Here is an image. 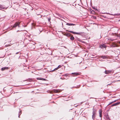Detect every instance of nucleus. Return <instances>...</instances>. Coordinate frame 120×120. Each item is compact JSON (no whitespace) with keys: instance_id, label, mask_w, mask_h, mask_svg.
<instances>
[{"instance_id":"10","label":"nucleus","mask_w":120,"mask_h":120,"mask_svg":"<svg viewBox=\"0 0 120 120\" xmlns=\"http://www.w3.org/2000/svg\"><path fill=\"white\" fill-rule=\"evenodd\" d=\"M66 25L69 26H74L75 25V24H73L72 23H67L66 24Z\"/></svg>"},{"instance_id":"9","label":"nucleus","mask_w":120,"mask_h":120,"mask_svg":"<svg viewBox=\"0 0 120 120\" xmlns=\"http://www.w3.org/2000/svg\"><path fill=\"white\" fill-rule=\"evenodd\" d=\"M72 74L74 75H77L79 74V73H71Z\"/></svg>"},{"instance_id":"19","label":"nucleus","mask_w":120,"mask_h":120,"mask_svg":"<svg viewBox=\"0 0 120 120\" xmlns=\"http://www.w3.org/2000/svg\"><path fill=\"white\" fill-rule=\"evenodd\" d=\"M21 112H22L21 111H20V112H19V116H18L19 118L20 117L19 116H20V115L22 113Z\"/></svg>"},{"instance_id":"3","label":"nucleus","mask_w":120,"mask_h":120,"mask_svg":"<svg viewBox=\"0 0 120 120\" xmlns=\"http://www.w3.org/2000/svg\"><path fill=\"white\" fill-rule=\"evenodd\" d=\"M20 22H15V27L17 26H18V27H19L20 26L19 25L20 24Z\"/></svg>"},{"instance_id":"7","label":"nucleus","mask_w":120,"mask_h":120,"mask_svg":"<svg viewBox=\"0 0 120 120\" xmlns=\"http://www.w3.org/2000/svg\"><path fill=\"white\" fill-rule=\"evenodd\" d=\"M120 104V102L116 103L113 104L111 106H116Z\"/></svg>"},{"instance_id":"5","label":"nucleus","mask_w":120,"mask_h":120,"mask_svg":"<svg viewBox=\"0 0 120 120\" xmlns=\"http://www.w3.org/2000/svg\"><path fill=\"white\" fill-rule=\"evenodd\" d=\"M99 116L100 117H101L102 116V111L101 110H100L99 111Z\"/></svg>"},{"instance_id":"22","label":"nucleus","mask_w":120,"mask_h":120,"mask_svg":"<svg viewBox=\"0 0 120 120\" xmlns=\"http://www.w3.org/2000/svg\"><path fill=\"white\" fill-rule=\"evenodd\" d=\"M61 66L60 65H59L58 67H57V68L58 69L59 68H61Z\"/></svg>"},{"instance_id":"30","label":"nucleus","mask_w":120,"mask_h":120,"mask_svg":"<svg viewBox=\"0 0 120 120\" xmlns=\"http://www.w3.org/2000/svg\"><path fill=\"white\" fill-rule=\"evenodd\" d=\"M119 43L120 44V41H119Z\"/></svg>"},{"instance_id":"31","label":"nucleus","mask_w":120,"mask_h":120,"mask_svg":"<svg viewBox=\"0 0 120 120\" xmlns=\"http://www.w3.org/2000/svg\"><path fill=\"white\" fill-rule=\"evenodd\" d=\"M18 31H19V30H18V31H17V32H18Z\"/></svg>"},{"instance_id":"24","label":"nucleus","mask_w":120,"mask_h":120,"mask_svg":"<svg viewBox=\"0 0 120 120\" xmlns=\"http://www.w3.org/2000/svg\"><path fill=\"white\" fill-rule=\"evenodd\" d=\"M116 101V100H115L114 101L111 102V103H113V102H115Z\"/></svg>"},{"instance_id":"15","label":"nucleus","mask_w":120,"mask_h":120,"mask_svg":"<svg viewBox=\"0 0 120 120\" xmlns=\"http://www.w3.org/2000/svg\"><path fill=\"white\" fill-rule=\"evenodd\" d=\"M74 39V37L73 36H71L70 38V39L71 41L73 40Z\"/></svg>"},{"instance_id":"25","label":"nucleus","mask_w":120,"mask_h":120,"mask_svg":"<svg viewBox=\"0 0 120 120\" xmlns=\"http://www.w3.org/2000/svg\"><path fill=\"white\" fill-rule=\"evenodd\" d=\"M67 74H65L64 75V76H67Z\"/></svg>"},{"instance_id":"17","label":"nucleus","mask_w":120,"mask_h":120,"mask_svg":"<svg viewBox=\"0 0 120 120\" xmlns=\"http://www.w3.org/2000/svg\"><path fill=\"white\" fill-rule=\"evenodd\" d=\"M58 69L57 68L54 69L53 70L51 71L52 72H53L56 70H57Z\"/></svg>"},{"instance_id":"27","label":"nucleus","mask_w":120,"mask_h":120,"mask_svg":"<svg viewBox=\"0 0 120 120\" xmlns=\"http://www.w3.org/2000/svg\"><path fill=\"white\" fill-rule=\"evenodd\" d=\"M60 79H64H64H62V78H60Z\"/></svg>"},{"instance_id":"2","label":"nucleus","mask_w":120,"mask_h":120,"mask_svg":"<svg viewBox=\"0 0 120 120\" xmlns=\"http://www.w3.org/2000/svg\"><path fill=\"white\" fill-rule=\"evenodd\" d=\"M106 74H109L113 73V71L112 70H105L104 72Z\"/></svg>"},{"instance_id":"4","label":"nucleus","mask_w":120,"mask_h":120,"mask_svg":"<svg viewBox=\"0 0 120 120\" xmlns=\"http://www.w3.org/2000/svg\"><path fill=\"white\" fill-rule=\"evenodd\" d=\"M53 91L54 92L56 93L60 92H61V91L59 90H53Z\"/></svg>"},{"instance_id":"18","label":"nucleus","mask_w":120,"mask_h":120,"mask_svg":"<svg viewBox=\"0 0 120 120\" xmlns=\"http://www.w3.org/2000/svg\"><path fill=\"white\" fill-rule=\"evenodd\" d=\"M106 118L108 120H110V119L109 118V117L108 116V115H107V116H106Z\"/></svg>"},{"instance_id":"26","label":"nucleus","mask_w":120,"mask_h":120,"mask_svg":"<svg viewBox=\"0 0 120 120\" xmlns=\"http://www.w3.org/2000/svg\"><path fill=\"white\" fill-rule=\"evenodd\" d=\"M93 8L94 9H95V8L93 7Z\"/></svg>"},{"instance_id":"11","label":"nucleus","mask_w":120,"mask_h":120,"mask_svg":"<svg viewBox=\"0 0 120 120\" xmlns=\"http://www.w3.org/2000/svg\"><path fill=\"white\" fill-rule=\"evenodd\" d=\"M37 80H44V81H46V79H45L42 78H37Z\"/></svg>"},{"instance_id":"16","label":"nucleus","mask_w":120,"mask_h":120,"mask_svg":"<svg viewBox=\"0 0 120 120\" xmlns=\"http://www.w3.org/2000/svg\"><path fill=\"white\" fill-rule=\"evenodd\" d=\"M101 58H102L103 59H105L106 58V57L105 56H101Z\"/></svg>"},{"instance_id":"1","label":"nucleus","mask_w":120,"mask_h":120,"mask_svg":"<svg viewBox=\"0 0 120 120\" xmlns=\"http://www.w3.org/2000/svg\"><path fill=\"white\" fill-rule=\"evenodd\" d=\"M68 32H70L71 33H72V34H78V35H81L83 33L82 32H80L79 33L76 32H74L73 31H68Z\"/></svg>"},{"instance_id":"12","label":"nucleus","mask_w":120,"mask_h":120,"mask_svg":"<svg viewBox=\"0 0 120 120\" xmlns=\"http://www.w3.org/2000/svg\"><path fill=\"white\" fill-rule=\"evenodd\" d=\"M101 47H102L105 48L106 47V45H105V44H103L101 45Z\"/></svg>"},{"instance_id":"13","label":"nucleus","mask_w":120,"mask_h":120,"mask_svg":"<svg viewBox=\"0 0 120 120\" xmlns=\"http://www.w3.org/2000/svg\"><path fill=\"white\" fill-rule=\"evenodd\" d=\"M104 14H109V15H115V14H112L110 13H109L106 12L105 13H104Z\"/></svg>"},{"instance_id":"14","label":"nucleus","mask_w":120,"mask_h":120,"mask_svg":"<svg viewBox=\"0 0 120 120\" xmlns=\"http://www.w3.org/2000/svg\"><path fill=\"white\" fill-rule=\"evenodd\" d=\"M96 115H92V119H93V120H94V119L96 117Z\"/></svg>"},{"instance_id":"21","label":"nucleus","mask_w":120,"mask_h":120,"mask_svg":"<svg viewBox=\"0 0 120 120\" xmlns=\"http://www.w3.org/2000/svg\"><path fill=\"white\" fill-rule=\"evenodd\" d=\"M115 15H116L120 16V13L115 14Z\"/></svg>"},{"instance_id":"23","label":"nucleus","mask_w":120,"mask_h":120,"mask_svg":"<svg viewBox=\"0 0 120 120\" xmlns=\"http://www.w3.org/2000/svg\"><path fill=\"white\" fill-rule=\"evenodd\" d=\"M51 19H50V18H49L48 19V21H50V20Z\"/></svg>"},{"instance_id":"6","label":"nucleus","mask_w":120,"mask_h":120,"mask_svg":"<svg viewBox=\"0 0 120 120\" xmlns=\"http://www.w3.org/2000/svg\"><path fill=\"white\" fill-rule=\"evenodd\" d=\"M93 111L92 112V114L93 115H96V110L94 109H93Z\"/></svg>"},{"instance_id":"28","label":"nucleus","mask_w":120,"mask_h":120,"mask_svg":"<svg viewBox=\"0 0 120 120\" xmlns=\"http://www.w3.org/2000/svg\"><path fill=\"white\" fill-rule=\"evenodd\" d=\"M107 114L106 115H105L106 116H107Z\"/></svg>"},{"instance_id":"29","label":"nucleus","mask_w":120,"mask_h":120,"mask_svg":"<svg viewBox=\"0 0 120 120\" xmlns=\"http://www.w3.org/2000/svg\"><path fill=\"white\" fill-rule=\"evenodd\" d=\"M18 53V52H17L16 54H17Z\"/></svg>"},{"instance_id":"8","label":"nucleus","mask_w":120,"mask_h":120,"mask_svg":"<svg viewBox=\"0 0 120 120\" xmlns=\"http://www.w3.org/2000/svg\"><path fill=\"white\" fill-rule=\"evenodd\" d=\"M8 69V67H5L2 68L1 69V70L3 71L5 70Z\"/></svg>"},{"instance_id":"20","label":"nucleus","mask_w":120,"mask_h":120,"mask_svg":"<svg viewBox=\"0 0 120 120\" xmlns=\"http://www.w3.org/2000/svg\"><path fill=\"white\" fill-rule=\"evenodd\" d=\"M66 35L67 36H70L71 34L70 33H68Z\"/></svg>"}]
</instances>
